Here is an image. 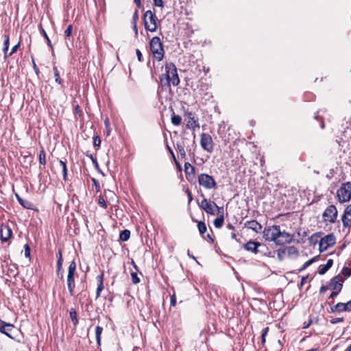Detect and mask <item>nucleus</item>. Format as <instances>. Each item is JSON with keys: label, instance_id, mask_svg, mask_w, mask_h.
Wrapping results in <instances>:
<instances>
[{"label": "nucleus", "instance_id": "1", "mask_svg": "<svg viewBox=\"0 0 351 351\" xmlns=\"http://www.w3.org/2000/svg\"><path fill=\"white\" fill-rule=\"evenodd\" d=\"M161 85L162 86L169 87L171 83L174 86H177L180 83V79L177 73V68L172 62L165 64V73L160 77Z\"/></svg>", "mask_w": 351, "mask_h": 351}, {"label": "nucleus", "instance_id": "2", "mask_svg": "<svg viewBox=\"0 0 351 351\" xmlns=\"http://www.w3.org/2000/svg\"><path fill=\"white\" fill-rule=\"evenodd\" d=\"M280 234V228L279 226L274 225L268 228H265L263 230V237L266 241H274L276 245H281L278 234Z\"/></svg>", "mask_w": 351, "mask_h": 351}, {"label": "nucleus", "instance_id": "3", "mask_svg": "<svg viewBox=\"0 0 351 351\" xmlns=\"http://www.w3.org/2000/svg\"><path fill=\"white\" fill-rule=\"evenodd\" d=\"M157 16L151 10H147L143 15V22L147 31L155 32L158 28Z\"/></svg>", "mask_w": 351, "mask_h": 351}, {"label": "nucleus", "instance_id": "4", "mask_svg": "<svg viewBox=\"0 0 351 351\" xmlns=\"http://www.w3.org/2000/svg\"><path fill=\"white\" fill-rule=\"evenodd\" d=\"M150 49L154 56L160 61L163 59L165 51L160 39L158 36L153 37L150 40Z\"/></svg>", "mask_w": 351, "mask_h": 351}, {"label": "nucleus", "instance_id": "5", "mask_svg": "<svg viewBox=\"0 0 351 351\" xmlns=\"http://www.w3.org/2000/svg\"><path fill=\"white\" fill-rule=\"evenodd\" d=\"M337 196L341 203L349 202L351 199V182H347L341 184L337 191Z\"/></svg>", "mask_w": 351, "mask_h": 351}, {"label": "nucleus", "instance_id": "6", "mask_svg": "<svg viewBox=\"0 0 351 351\" xmlns=\"http://www.w3.org/2000/svg\"><path fill=\"white\" fill-rule=\"evenodd\" d=\"M76 271V263L75 261L71 262L68 268V274L66 276V283L69 292L71 296L74 294V289L75 287V274Z\"/></svg>", "mask_w": 351, "mask_h": 351}, {"label": "nucleus", "instance_id": "7", "mask_svg": "<svg viewBox=\"0 0 351 351\" xmlns=\"http://www.w3.org/2000/svg\"><path fill=\"white\" fill-rule=\"evenodd\" d=\"M198 183L206 189H214L217 186L213 177L206 173H201L198 176Z\"/></svg>", "mask_w": 351, "mask_h": 351}, {"label": "nucleus", "instance_id": "8", "mask_svg": "<svg viewBox=\"0 0 351 351\" xmlns=\"http://www.w3.org/2000/svg\"><path fill=\"white\" fill-rule=\"evenodd\" d=\"M338 212L337 208L334 205L328 206L323 213V219L326 222L333 223L337 217Z\"/></svg>", "mask_w": 351, "mask_h": 351}, {"label": "nucleus", "instance_id": "9", "mask_svg": "<svg viewBox=\"0 0 351 351\" xmlns=\"http://www.w3.org/2000/svg\"><path fill=\"white\" fill-rule=\"evenodd\" d=\"M200 145L202 148L208 153H212L214 150V143L209 134L202 133L201 134Z\"/></svg>", "mask_w": 351, "mask_h": 351}, {"label": "nucleus", "instance_id": "10", "mask_svg": "<svg viewBox=\"0 0 351 351\" xmlns=\"http://www.w3.org/2000/svg\"><path fill=\"white\" fill-rule=\"evenodd\" d=\"M335 244V237L329 234L321 239L319 244V251L324 252Z\"/></svg>", "mask_w": 351, "mask_h": 351}, {"label": "nucleus", "instance_id": "11", "mask_svg": "<svg viewBox=\"0 0 351 351\" xmlns=\"http://www.w3.org/2000/svg\"><path fill=\"white\" fill-rule=\"evenodd\" d=\"M264 247L261 243L254 241H249L243 245V248L254 254H257L261 252L260 247Z\"/></svg>", "mask_w": 351, "mask_h": 351}, {"label": "nucleus", "instance_id": "12", "mask_svg": "<svg viewBox=\"0 0 351 351\" xmlns=\"http://www.w3.org/2000/svg\"><path fill=\"white\" fill-rule=\"evenodd\" d=\"M12 235L11 228L6 224H1L0 226V239L2 242H7Z\"/></svg>", "mask_w": 351, "mask_h": 351}, {"label": "nucleus", "instance_id": "13", "mask_svg": "<svg viewBox=\"0 0 351 351\" xmlns=\"http://www.w3.org/2000/svg\"><path fill=\"white\" fill-rule=\"evenodd\" d=\"M188 117L189 119V121H188V123H187L186 126L189 128L192 129L193 130V132H194L196 128H199V124L197 120L195 119V118L193 116V114L191 112L189 113ZM195 134L193 132V144H192V145L194 147V149L196 147V144H195Z\"/></svg>", "mask_w": 351, "mask_h": 351}, {"label": "nucleus", "instance_id": "14", "mask_svg": "<svg viewBox=\"0 0 351 351\" xmlns=\"http://www.w3.org/2000/svg\"><path fill=\"white\" fill-rule=\"evenodd\" d=\"M343 226L345 228L351 226V204L348 205L341 217Z\"/></svg>", "mask_w": 351, "mask_h": 351}, {"label": "nucleus", "instance_id": "15", "mask_svg": "<svg viewBox=\"0 0 351 351\" xmlns=\"http://www.w3.org/2000/svg\"><path fill=\"white\" fill-rule=\"evenodd\" d=\"M14 328V326L12 324L7 323L3 320L0 319V332L5 335L11 339H14V337L10 335V332L13 330Z\"/></svg>", "mask_w": 351, "mask_h": 351}, {"label": "nucleus", "instance_id": "16", "mask_svg": "<svg viewBox=\"0 0 351 351\" xmlns=\"http://www.w3.org/2000/svg\"><path fill=\"white\" fill-rule=\"evenodd\" d=\"M199 206L201 208L204 210L207 214L212 215L215 214V210H214L215 206L213 205V203L211 204V203L208 202L206 198H204L202 200V202L199 204Z\"/></svg>", "mask_w": 351, "mask_h": 351}, {"label": "nucleus", "instance_id": "17", "mask_svg": "<svg viewBox=\"0 0 351 351\" xmlns=\"http://www.w3.org/2000/svg\"><path fill=\"white\" fill-rule=\"evenodd\" d=\"M184 167L187 180L189 182H192L193 180L195 178V167L192 166L189 162H185Z\"/></svg>", "mask_w": 351, "mask_h": 351}, {"label": "nucleus", "instance_id": "18", "mask_svg": "<svg viewBox=\"0 0 351 351\" xmlns=\"http://www.w3.org/2000/svg\"><path fill=\"white\" fill-rule=\"evenodd\" d=\"M339 276L333 277L328 285V289L334 291H341L343 285L339 281Z\"/></svg>", "mask_w": 351, "mask_h": 351}, {"label": "nucleus", "instance_id": "19", "mask_svg": "<svg viewBox=\"0 0 351 351\" xmlns=\"http://www.w3.org/2000/svg\"><path fill=\"white\" fill-rule=\"evenodd\" d=\"M245 227L251 229L255 232H259L262 229V226L256 220L247 221L245 223Z\"/></svg>", "mask_w": 351, "mask_h": 351}, {"label": "nucleus", "instance_id": "20", "mask_svg": "<svg viewBox=\"0 0 351 351\" xmlns=\"http://www.w3.org/2000/svg\"><path fill=\"white\" fill-rule=\"evenodd\" d=\"M278 238L280 239V242H282V245L285 243H289L293 240V237L289 233L281 230L280 234H278Z\"/></svg>", "mask_w": 351, "mask_h": 351}, {"label": "nucleus", "instance_id": "21", "mask_svg": "<svg viewBox=\"0 0 351 351\" xmlns=\"http://www.w3.org/2000/svg\"><path fill=\"white\" fill-rule=\"evenodd\" d=\"M7 275L15 278L19 275L18 265L15 263L10 264L8 268Z\"/></svg>", "mask_w": 351, "mask_h": 351}, {"label": "nucleus", "instance_id": "22", "mask_svg": "<svg viewBox=\"0 0 351 351\" xmlns=\"http://www.w3.org/2000/svg\"><path fill=\"white\" fill-rule=\"evenodd\" d=\"M330 312L335 313H341V312H347V309L346 307V303L339 302L336 305L330 307Z\"/></svg>", "mask_w": 351, "mask_h": 351}, {"label": "nucleus", "instance_id": "23", "mask_svg": "<svg viewBox=\"0 0 351 351\" xmlns=\"http://www.w3.org/2000/svg\"><path fill=\"white\" fill-rule=\"evenodd\" d=\"M333 261L332 259H328L326 262V264L324 265H320V269L319 270V274L320 275H324L326 273V271L332 266Z\"/></svg>", "mask_w": 351, "mask_h": 351}, {"label": "nucleus", "instance_id": "24", "mask_svg": "<svg viewBox=\"0 0 351 351\" xmlns=\"http://www.w3.org/2000/svg\"><path fill=\"white\" fill-rule=\"evenodd\" d=\"M103 278H104V274L103 273L101 275L97 276L99 284H98V286H97V291H96V298H98L100 296V293L102 291V290L104 289V280H103Z\"/></svg>", "mask_w": 351, "mask_h": 351}, {"label": "nucleus", "instance_id": "25", "mask_svg": "<svg viewBox=\"0 0 351 351\" xmlns=\"http://www.w3.org/2000/svg\"><path fill=\"white\" fill-rule=\"evenodd\" d=\"M284 250L285 254H287L289 257L298 256V250L295 246H289Z\"/></svg>", "mask_w": 351, "mask_h": 351}, {"label": "nucleus", "instance_id": "26", "mask_svg": "<svg viewBox=\"0 0 351 351\" xmlns=\"http://www.w3.org/2000/svg\"><path fill=\"white\" fill-rule=\"evenodd\" d=\"M69 315L73 324L76 326L79 324V320L77 317V312L74 308H71L69 311Z\"/></svg>", "mask_w": 351, "mask_h": 351}, {"label": "nucleus", "instance_id": "27", "mask_svg": "<svg viewBox=\"0 0 351 351\" xmlns=\"http://www.w3.org/2000/svg\"><path fill=\"white\" fill-rule=\"evenodd\" d=\"M39 29H40V34L43 36V37L46 40L47 45L51 49V50H53V45H52L51 41L49 39L45 30L43 29L41 24L39 25Z\"/></svg>", "mask_w": 351, "mask_h": 351}, {"label": "nucleus", "instance_id": "28", "mask_svg": "<svg viewBox=\"0 0 351 351\" xmlns=\"http://www.w3.org/2000/svg\"><path fill=\"white\" fill-rule=\"evenodd\" d=\"M53 71L54 73L55 81L61 85L62 87H64V81L60 78V73L56 66L53 67Z\"/></svg>", "mask_w": 351, "mask_h": 351}, {"label": "nucleus", "instance_id": "29", "mask_svg": "<svg viewBox=\"0 0 351 351\" xmlns=\"http://www.w3.org/2000/svg\"><path fill=\"white\" fill-rule=\"evenodd\" d=\"M102 332H103V328L100 326H97L95 328V337H96L97 343L98 346L101 345Z\"/></svg>", "mask_w": 351, "mask_h": 351}, {"label": "nucleus", "instance_id": "30", "mask_svg": "<svg viewBox=\"0 0 351 351\" xmlns=\"http://www.w3.org/2000/svg\"><path fill=\"white\" fill-rule=\"evenodd\" d=\"M3 38H4V40H3V51L4 53L5 56H7V53H8V51L9 49V45H10V38L8 34H4Z\"/></svg>", "mask_w": 351, "mask_h": 351}, {"label": "nucleus", "instance_id": "31", "mask_svg": "<svg viewBox=\"0 0 351 351\" xmlns=\"http://www.w3.org/2000/svg\"><path fill=\"white\" fill-rule=\"evenodd\" d=\"M223 221H224V217H223V215L222 213L219 217H217L214 220L213 224L215 228H220L222 227V226L223 224Z\"/></svg>", "mask_w": 351, "mask_h": 351}, {"label": "nucleus", "instance_id": "32", "mask_svg": "<svg viewBox=\"0 0 351 351\" xmlns=\"http://www.w3.org/2000/svg\"><path fill=\"white\" fill-rule=\"evenodd\" d=\"M130 237V231L128 230H122L119 234V239L122 241H127Z\"/></svg>", "mask_w": 351, "mask_h": 351}, {"label": "nucleus", "instance_id": "33", "mask_svg": "<svg viewBox=\"0 0 351 351\" xmlns=\"http://www.w3.org/2000/svg\"><path fill=\"white\" fill-rule=\"evenodd\" d=\"M19 203L24 208H26V209H30V210H32L33 209V204L28 201V200H25V199H23V198L21 199H19Z\"/></svg>", "mask_w": 351, "mask_h": 351}, {"label": "nucleus", "instance_id": "34", "mask_svg": "<svg viewBox=\"0 0 351 351\" xmlns=\"http://www.w3.org/2000/svg\"><path fill=\"white\" fill-rule=\"evenodd\" d=\"M59 164L62 167V175H63V179L64 180H66V178H67V167H66V162L62 160H59Z\"/></svg>", "mask_w": 351, "mask_h": 351}, {"label": "nucleus", "instance_id": "35", "mask_svg": "<svg viewBox=\"0 0 351 351\" xmlns=\"http://www.w3.org/2000/svg\"><path fill=\"white\" fill-rule=\"evenodd\" d=\"M197 228L201 235H203L207 230L206 223L204 221L197 222Z\"/></svg>", "mask_w": 351, "mask_h": 351}, {"label": "nucleus", "instance_id": "36", "mask_svg": "<svg viewBox=\"0 0 351 351\" xmlns=\"http://www.w3.org/2000/svg\"><path fill=\"white\" fill-rule=\"evenodd\" d=\"M185 140L186 137H182V142L181 143H177L176 144V148L178 150L179 153L183 152L185 151Z\"/></svg>", "mask_w": 351, "mask_h": 351}, {"label": "nucleus", "instance_id": "37", "mask_svg": "<svg viewBox=\"0 0 351 351\" xmlns=\"http://www.w3.org/2000/svg\"><path fill=\"white\" fill-rule=\"evenodd\" d=\"M38 158L40 164L45 165L46 164V154L43 149L40 151Z\"/></svg>", "mask_w": 351, "mask_h": 351}, {"label": "nucleus", "instance_id": "38", "mask_svg": "<svg viewBox=\"0 0 351 351\" xmlns=\"http://www.w3.org/2000/svg\"><path fill=\"white\" fill-rule=\"evenodd\" d=\"M182 118L180 115L173 114L171 117V123L174 125H179L181 123Z\"/></svg>", "mask_w": 351, "mask_h": 351}, {"label": "nucleus", "instance_id": "39", "mask_svg": "<svg viewBox=\"0 0 351 351\" xmlns=\"http://www.w3.org/2000/svg\"><path fill=\"white\" fill-rule=\"evenodd\" d=\"M86 156L92 160V162H93L94 167H95V169L98 171L101 172V170H100V169L99 167V164L97 162V158L93 157V156L92 154H87Z\"/></svg>", "mask_w": 351, "mask_h": 351}, {"label": "nucleus", "instance_id": "40", "mask_svg": "<svg viewBox=\"0 0 351 351\" xmlns=\"http://www.w3.org/2000/svg\"><path fill=\"white\" fill-rule=\"evenodd\" d=\"M269 330V327H265L262 330V332H261V343H262V344H264L265 343L266 335H267Z\"/></svg>", "mask_w": 351, "mask_h": 351}, {"label": "nucleus", "instance_id": "41", "mask_svg": "<svg viewBox=\"0 0 351 351\" xmlns=\"http://www.w3.org/2000/svg\"><path fill=\"white\" fill-rule=\"evenodd\" d=\"M73 107H74L75 115L78 116L79 117H81L83 115V113L80 109V106L77 104H73Z\"/></svg>", "mask_w": 351, "mask_h": 351}, {"label": "nucleus", "instance_id": "42", "mask_svg": "<svg viewBox=\"0 0 351 351\" xmlns=\"http://www.w3.org/2000/svg\"><path fill=\"white\" fill-rule=\"evenodd\" d=\"M98 204L100 206H101L102 208H104V209L107 208V207H108L107 203L102 196L99 197Z\"/></svg>", "mask_w": 351, "mask_h": 351}, {"label": "nucleus", "instance_id": "43", "mask_svg": "<svg viewBox=\"0 0 351 351\" xmlns=\"http://www.w3.org/2000/svg\"><path fill=\"white\" fill-rule=\"evenodd\" d=\"M131 278L133 284L136 285L140 282V278L138 277L136 272L131 273Z\"/></svg>", "mask_w": 351, "mask_h": 351}, {"label": "nucleus", "instance_id": "44", "mask_svg": "<svg viewBox=\"0 0 351 351\" xmlns=\"http://www.w3.org/2000/svg\"><path fill=\"white\" fill-rule=\"evenodd\" d=\"M167 149L168 151L169 152V154L171 155L175 163L176 164V165L178 167H180V164L178 162L176 158V156L174 155V153L172 150V149L169 146V145H167Z\"/></svg>", "mask_w": 351, "mask_h": 351}, {"label": "nucleus", "instance_id": "45", "mask_svg": "<svg viewBox=\"0 0 351 351\" xmlns=\"http://www.w3.org/2000/svg\"><path fill=\"white\" fill-rule=\"evenodd\" d=\"M73 26L72 25H68L66 30L64 31V36L66 37H70L72 33Z\"/></svg>", "mask_w": 351, "mask_h": 351}, {"label": "nucleus", "instance_id": "46", "mask_svg": "<svg viewBox=\"0 0 351 351\" xmlns=\"http://www.w3.org/2000/svg\"><path fill=\"white\" fill-rule=\"evenodd\" d=\"M101 144V139L99 136H95L93 137V145L94 147H99Z\"/></svg>", "mask_w": 351, "mask_h": 351}, {"label": "nucleus", "instance_id": "47", "mask_svg": "<svg viewBox=\"0 0 351 351\" xmlns=\"http://www.w3.org/2000/svg\"><path fill=\"white\" fill-rule=\"evenodd\" d=\"M91 180H92L93 185L95 188L96 192H99L100 191V185H99L98 180H96L95 178H92Z\"/></svg>", "mask_w": 351, "mask_h": 351}, {"label": "nucleus", "instance_id": "48", "mask_svg": "<svg viewBox=\"0 0 351 351\" xmlns=\"http://www.w3.org/2000/svg\"><path fill=\"white\" fill-rule=\"evenodd\" d=\"M313 263V261H307L306 262L304 263V264L303 265V266L298 269V272H301L303 270L306 269L308 266H310L311 264Z\"/></svg>", "mask_w": 351, "mask_h": 351}, {"label": "nucleus", "instance_id": "49", "mask_svg": "<svg viewBox=\"0 0 351 351\" xmlns=\"http://www.w3.org/2000/svg\"><path fill=\"white\" fill-rule=\"evenodd\" d=\"M153 4L154 6L162 8L164 3L162 0H153Z\"/></svg>", "mask_w": 351, "mask_h": 351}, {"label": "nucleus", "instance_id": "50", "mask_svg": "<svg viewBox=\"0 0 351 351\" xmlns=\"http://www.w3.org/2000/svg\"><path fill=\"white\" fill-rule=\"evenodd\" d=\"M343 317H337V318H332L330 320V322L332 324H336L337 323H339V322H343Z\"/></svg>", "mask_w": 351, "mask_h": 351}, {"label": "nucleus", "instance_id": "51", "mask_svg": "<svg viewBox=\"0 0 351 351\" xmlns=\"http://www.w3.org/2000/svg\"><path fill=\"white\" fill-rule=\"evenodd\" d=\"M21 42L19 41L16 45H15L11 49V51L9 53L8 56H12L14 53L16 52L18 50L19 46H20Z\"/></svg>", "mask_w": 351, "mask_h": 351}, {"label": "nucleus", "instance_id": "52", "mask_svg": "<svg viewBox=\"0 0 351 351\" xmlns=\"http://www.w3.org/2000/svg\"><path fill=\"white\" fill-rule=\"evenodd\" d=\"M138 20V10H136L133 14L132 16V23L137 24V21Z\"/></svg>", "mask_w": 351, "mask_h": 351}, {"label": "nucleus", "instance_id": "53", "mask_svg": "<svg viewBox=\"0 0 351 351\" xmlns=\"http://www.w3.org/2000/svg\"><path fill=\"white\" fill-rule=\"evenodd\" d=\"M285 254V252L284 249H280L278 250V258L281 261L283 259L284 255Z\"/></svg>", "mask_w": 351, "mask_h": 351}, {"label": "nucleus", "instance_id": "54", "mask_svg": "<svg viewBox=\"0 0 351 351\" xmlns=\"http://www.w3.org/2000/svg\"><path fill=\"white\" fill-rule=\"evenodd\" d=\"M25 248V256L29 257L30 256V247L27 244H25L24 246Z\"/></svg>", "mask_w": 351, "mask_h": 351}, {"label": "nucleus", "instance_id": "55", "mask_svg": "<svg viewBox=\"0 0 351 351\" xmlns=\"http://www.w3.org/2000/svg\"><path fill=\"white\" fill-rule=\"evenodd\" d=\"M189 141V139L187 138H186V140H185V147L186 149V152H188L189 155H191L192 154L193 156H194V152H191V147L189 145H187V141Z\"/></svg>", "mask_w": 351, "mask_h": 351}, {"label": "nucleus", "instance_id": "56", "mask_svg": "<svg viewBox=\"0 0 351 351\" xmlns=\"http://www.w3.org/2000/svg\"><path fill=\"white\" fill-rule=\"evenodd\" d=\"M308 278V276H303L301 279L300 284L298 285L299 289H301L304 285L306 283L307 279Z\"/></svg>", "mask_w": 351, "mask_h": 351}, {"label": "nucleus", "instance_id": "57", "mask_svg": "<svg viewBox=\"0 0 351 351\" xmlns=\"http://www.w3.org/2000/svg\"><path fill=\"white\" fill-rule=\"evenodd\" d=\"M63 259L58 258L57 260V269L58 271H61L62 267Z\"/></svg>", "mask_w": 351, "mask_h": 351}, {"label": "nucleus", "instance_id": "58", "mask_svg": "<svg viewBox=\"0 0 351 351\" xmlns=\"http://www.w3.org/2000/svg\"><path fill=\"white\" fill-rule=\"evenodd\" d=\"M170 304H171V306H175L176 304V295L175 293H173L171 296V301H170Z\"/></svg>", "mask_w": 351, "mask_h": 351}, {"label": "nucleus", "instance_id": "59", "mask_svg": "<svg viewBox=\"0 0 351 351\" xmlns=\"http://www.w3.org/2000/svg\"><path fill=\"white\" fill-rule=\"evenodd\" d=\"M136 56H137L138 60L139 62H142V57H143V56H142V53H141V51L138 49H137L136 50Z\"/></svg>", "mask_w": 351, "mask_h": 351}, {"label": "nucleus", "instance_id": "60", "mask_svg": "<svg viewBox=\"0 0 351 351\" xmlns=\"http://www.w3.org/2000/svg\"><path fill=\"white\" fill-rule=\"evenodd\" d=\"M186 193H187V195L189 197L188 203L190 204L191 202V201L193 200V196H192L191 191L189 189L186 190Z\"/></svg>", "mask_w": 351, "mask_h": 351}, {"label": "nucleus", "instance_id": "61", "mask_svg": "<svg viewBox=\"0 0 351 351\" xmlns=\"http://www.w3.org/2000/svg\"><path fill=\"white\" fill-rule=\"evenodd\" d=\"M32 63H33V68H34V70L35 73H36L37 75H38V73H39V69H38V68L37 67V66H36V63H35V62H34V59H33V58H32Z\"/></svg>", "mask_w": 351, "mask_h": 351}, {"label": "nucleus", "instance_id": "62", "mask_svg": "<svg viewBox=\"0 0 351 351\" xmlns=\"http://www.w3.org/2000/svg\"><path fill=\"white\" fill-rule=\"evenodd\" d=\"M346 307L347 309V312L351 311V300L346 303Z\"/></svg>", "mask_w": 351, "mask_h": 351}, {"label": "nucleus", "instance_id": "63", "mask_svg": "<svg viewBox=\"0 0 351 351\" xmlns=\"http://www.w3.org/2000/svg\"><path fill=\"white\" fill-rule=\"evenodd\" d=\"M339 292L340 291H332L330 293V295H329V298H334L337 297Z\"/></svg>", "mask_w": 351, "mask_h": 351}, {"label": "nucleus", "instance_id": "64", "mask_svg": "<svg viewBox=\"0 0 351 351\" xmlns=\"http://www.w3.org/2000/svg\"><path fill=\"white\" fill-rule=\"evenodd\" d=\"M134 3L136 4L137 8H142V3L141 0H134Z\"/></svg>", "mask_w": 351, "mask_h": 351}]
</instances>
